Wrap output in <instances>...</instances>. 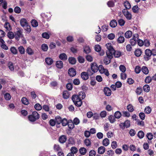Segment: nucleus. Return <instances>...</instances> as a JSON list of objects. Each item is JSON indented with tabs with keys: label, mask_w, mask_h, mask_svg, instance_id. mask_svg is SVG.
I'll return each instance as SVG.
<instances>
[{
	"label": "nucleus",
	"mask_w": 156,
	"mask_h": 156,
	"mask_svg": "<svg viewBox=\"0 0 156 156\" xmlns=\"http://www.w3.org/2000/svg\"><path fill=\"white\" fill-rule=\"evenodd\" d=\"M108 51L106 52V55L110 58H112L113 57V55L116 58L119 57L121 55V53L119 51H115L113 48L111 43H108L106 44Z\"/></svg>",
	"instance_id": "1"
},
{
	"label": "nucleus",
	"mask_w": 156,
	"mask_h": 156,
	"mask_svg": "<svg viewBox=\"0 0 156 156\" xmlns=\"http://www.w3.org/2000/svg\"><path fill=\"white\" fill-rule=\"evenodd\" d=\"M72 100L75 105L77 107H80L82 105V100L76 95H73Z\"/></svg>",
	"instance_id": "2"
},
{
	"label": "nucleus",
	"mask_w": 156,
	"mask_h": 156,
	"mask_svg": "<svg viewBox=\"0 0 156 156\" xmlns=\"http://www.w3.org/2000/svg\"><path fill=\"white\" fill-rule=\"evenodd\" d=\"M28 118L30 121L34 122L39 118V115L36 112H34L32 115L28 116Z\"/></svg>",
	"instance_id": "3"
},
{
	"label": "nucleus",
	"mask_w": 156,
	"mask_h": 156,
	"mask_svg": "<svg viewBox=\"0 0 156 156\" xmlns=\"http://www.w3.org/2000/svg\"><path fill=\"white\" fill-rule=\"evenodd\" d=\"M98 70L101 74H104L107 76H108L109 75L108 70L105 69L102 65H100L99 66Z\"/></svg>",
	"instance_id": "4"
},
{
	"label": "nucleus",
	"mask_w": 156,
	"mask_h": 156,
	"mask_svg": "<svg viewBox=\"0 0 156 156\" xmlns=\"http://www.w3.org/2000/svg\"><path fill=\"white\" fill-rule=\"evenodd\" d=\"M145 53L146 55L144 56V58L145 60H148L152 55V52L150 49H148L145 50Z\"/></svg>",
	"instance_id": "5"
},
{
	"label": "nucleus",
	"mask_w": 156,
	"mask_h": 156,
	"mask_svg": "<svg viewBox=\"0 0 156 156\" xmlns=\"http://www.w3.org/2000/svg\"><path fill=\"white\" fill-rule=\"evenodd\" d=\"M122 12L127 19L130 20L132 18V15L127 9H124L122 11Z\"/></svg>",
	"instance_id": "6"
},
{
	"label": "nucleus",
	"mask_w": 156,
	"mask_h": 156,
	"mask_svg": "<svg viewBox=\"0 0 156 156\" xmlns=\"http://www.w3.org/2000/svg\"><path fill=\"white\" fill-rule=\"evenodd\" d=\"M22 34V32L21 30H20L17 31L15 34V37L16 39L19 40L20 37H23V35Z\"/></svg>",
	"instance_id": "7"
},
{
	"label": "nucleus",
	"mask_w": 156,
	"mask_h": 156,
	"mask_svg": "<svg viewBox=\"0 0 156 156\" xmlns=\"http://www.w3.org/2000/svg\"><path fill=\"white\" fill-rule=\"evenodd\" d=\"M91 67L92 71L94 73L97 72L98 70V67L96 63H93L91 65Z\"/></svg>",
	"instance_id": "8"
},
{
	"label": "nucleus",
	"mask_w": 156,
	"mask_h": 156,
	"mask_svg": "<svg viewBox=\"0 0 156 156\" xmlns=\"http://www.w3.org/2000/svg\"><path fill=\"white\" fill-rule=\"evenodd\" d=\"M68 74L70 76H74L76 74V71L75 69L73 68H71L68 70Z\"/></svg>",
	"instance_id": "9"
},
{
	"label": "nucleus",
	"mask_w": 156,
	"mask_h": 156,
	"mask_svg": "<svg viewBox=\"0 0 156 156\" xmlns=\"http://www.w3.org/2000/svg\"><path fill=\"white\" fill-rule=\"evenodd\" d=\"M81 76L82 78L84 80H86L89 78L87 72H83L81 74Z\"/></svg>",
	"instance_id": "10"
},
{
	"label": "nucleus",
	"mask_w": 156,
	"mask_h": 156,
	"mask_svg": "<svg viewBox=\"0 0 156 156\" xmlns=\"http://www.w3.org/2000/svg\"><path fill=\"white\" fill-rule=\"evenodd\" d=\"M67 139V137L65 135H62L59 138V142L61 143H64L66 142Z\"/></svg>",
	"instance_id": "11"
},
{
	"label": "nucleus",
	"mask_w": 156,
	"mask_h": 156,
	"mask_svg": "<svg viewBox=\"0 0 156 156\" xmlns=\"http://www.w3.org/2000/svg\"><path fill=\"white\" fill-rule=\"evenodd\" d=\"M104 92L105 94L107 96H109L111 94V91L110 89L107 87H105L104 89Z\"/></svg>",
	"instance_id": "12"
},
{
	"label": "nucleus",
	"mask_w": 156,
	"mask_h": 156,
	"mask_svg": "<svg viewBox=\"0 0 156 156\" xmlns=\"http://www.w3.org/2000/svg\"><path fill=\"white\" fill-rule=\"evenodd\" d=\"M20 23L21 26L23 27H24L28 25V23L27 20L25 19H22L20 21Z\"/></svg>",
	"instance_id": "13"
},
{
	"label": "nucleus",
	"mask_w": 156,
	"mask_h": 156,
	"mask_svg": "<svg viewBox=\"0 0 156 156\" xmlns=\"http://www.w3.org/2000/svg\"><path fill=\"white\" fill-rule=\"evenodd\" d=\"M59 58L62 60H66L67 58V56L65 53L60 54L59 56Z\"/></svg>",
	"instance_id": "14"
},
{
	"label": "nucleus",
	"mask_w": 156,
	"mask_h": 156,
	"mask_svg": "<svg viewBox=\"0 0 156 156\" xmlns=\"http://www.w3.org/2000/svg\"><path fill=\"white\" fill-rule=\"evenodd\" d=\"M105 150V148L103 146H101L98 148V152L101 154H103Z\"/></svg>",
	"instance_id": "15"
},
{
	"label": "nucleus",
	"mask_w": 156,
	"mask_h": 156,
	"mask_svg": "<svg viewBox=\"0 0 156 156\" xmlns=\"http://www.w3.org/2000/svg\"><path fill=\"white\" fill-rule=\"evenodd\" d=\"M142 53V51L140 49H137L134 51L135 55L137 57L140 56Z\"/></svg>",
	"instance_id": "16"
},
{
	"label": "nucleus",
	"mask_w": 156,
	"mask_h": 156,
	"mask_svg": "<svg viewBox=\"0 0 156 156\" xmlns=\"http://www.w3.org/2000/svg\"><path fill=\"white\" fill-rule=\"evenodd\" d=\"M50 86L53 88H57L58 87V83L56 81H53L51 82L50 83Z\"/></svg>",
	"instance_id": "17"
},
{
	"label": "nucleus",
	"mask_w": 156,
	"mask_h": 156,
	"mask_svg": "<svg viewBox=\"0 0 156 156\" xmlns=\"http://www.w3.org/2000/svg\"><path fill=\"white\" fill-rule=\"evenodd\" d=\"M56 65V67L59 69H61L63 67V62L61 61H57Z\"/></svg>",
	"instance_id": "18"
},
{
	"label": "nucleus",
	"mask_w": 156,
	"mask_h": 156,
	"mask_svg": "<svg viewBox=\"0 0 156 156\" xmlns=\"http://www.w3.org/2000/svg\"><path fill=\"white\" fill-rule=\"evenodd\" d=\"M77 96L80 98V99L82 100L83 99L85 98V94L83 92H79Z\"/></svg>",
	"instance_id": "19"
},
{
	"label": "nucleus",
	"mask_w": 156,
	"mask_h": 156,
	"mask_svg": "<svg viewBox=\"0 0 156 156\" xmlns=\"http://www.w3.org/2000/svg\"><path fill=\"white\" fill-rule=\"evenodd\" d=\"M8 66L9 69L11 71L14 70V68L13 63L11 62H9L8 63Z\"/></svg>",
	"instance_id": "20"
},
{
	"label": "nucleus",
	"mask_w": 156,
	"mask_h": 156,
	"mask_svg": "<svg viewBox=\"0 0 156 156\" xmlns=\"http://www.w3.org/2000/svg\"><path fill=\"white\" fill-rule=\"evenodd\" d=\"M132 35V33L131 31H127L125 34V37L126 38H130Z\"/></svg>",
	"instance_id": "21"
},
{
	"label": "nucleus",
	"mask_w": 156,
	"mask_h": 156,
	"mask_svg": "<svg viewBox=\"0 0 156 156\" xmlns=\"http://www.w3.org/2000/svg\"><path fill=\"white\" fill-rule=\"evenodd\" d=\"M63 98L65 99H67L69 98V93L67 90L64 91L63 93Z\"/></svg>",
	"instance_id": "22"
},
{
	"label": "nucleus",
	"mask_w": 156,
	"mask_h": 156,
	"mask_svg": "<svg viewBox=\"0 0 156 156\" xmlns=\"http://www.w3.org/2000/svg\"><path fill=\"white\" fill-rule=\"evenodd\" d=\"M79 152L80 153L83 155H85L87 152L86 149L83 147H81L79 149Z\"/></svg>",
	"instance_id": "23"
},
{
	"label": "nucleus",
	"mask_w": 156,
	"mask_h": 156,
	"mask_svg": "<svg viewBox=\"0 0 156 156\" xmlns=\"http://www.w3.org/2000/svg\"><path fill=\"white\" fill-rule=\"evenodd\" d=\"M103 145L105 146H108L109 144V140L107 138L104 139L102 142Z\"/></svg>",
	"instance_id": "24"
},
{
	"label": "nucleus",
	"mask_w": 156,
	"mask_h": 156,
	"mask_svg": "<svg viewBox=\"0 0 156 156\" xmlns=\"http://www.w3.org/2000/svg\"><path fill=\"white\" fill-rule=\"evenodd\" d=\"M31 23L32 26L33 27H37L38 26L37 22L35 20L33 19L31 20Z\"/></svg>",
	"instance_id": "25"
},
{
	"label": "nucleus",
	"mask_w": 156,
	"mask_h": 156,
	"mask_svg": "<svg viewBox=\"0 0 156 156\" xmlns=\"http://www.w3.org/2000/svg\"><path fill=\"white\" fill-rule=\"evenodd\" d=\"M110 25L111 27L114 28L117 26V23L115 20H113L110 22Z\"/></svg>",
	"instance_id": "26"
},
{
	"label": "nucleus",
	"mask_w": 156,
	"mask_h": 156,
	"mask_svg": "<svg viewBox=\"0 0 156 156\" xmlns=\"http://www.w3.org/2000/svg\"><path fill=\"white\" fill-rule=\"evenodd\" d=\"M117 41L119 43H122L125 41V38L124 37L120 36L118 38Z\"/></svg>",
	"instance_id": "27"
},
{
	"label": "nucleus",
	"mask_w": 156,
	"mask_h": 156,
	"mask_svg": "<svg viewBox=\"0 0 156 156\" xmlns=\"http://www.w3.org/2000/svg\"><path fill=\"white\" fill-rule=\"evenodd\" d=\"M45 62L48 65H51L53 62V61L50 58H47L45 59Z\"/></svg>",
	"instance_id": "28"
},
{
	"label": "nucleus",
	"mask_w": 156,
	"mask_h": 156,
	"mask_svg": "<svg viewBox=\"0 0 156 156\" xmlns=\"http://www.w3.org/2000/svg\"><path fill=\"white\" fill-rule=\"evenodd\" d=\"M4 27L7 30H10L11 29V27L9 23L6 22L4 24Z\"/></svg>",
	"instance_id": "29"
},
{
	"label": "nucleus",
	"mask_w": 156,
	"mask_h": 156,
	"mask_svg": "<svg viewBox=\"0 0 156 156\" xmlns=\"http://www.w3.org/2000/svg\"><path fill=\"white\" fill-rule=\"evenodd\" d=\"M107 57H105L104 60V62L105 64L107 65L109 64L110 62V59L111 58H110L107 55Z\"/></svg>",
	"instance_id": "30"
},
{
	"label": "nucleus",
	"mask_w": 156,
	"mask_h": 156,
	"mask_svg": "<svg viewBox=\"0 0 156 156\" xmlns=\"http://www.w3.org/2000/svg\"><path fill=\"white\" fill-rule=\"evenodd\" d=\"M141 70L142 72L145 74H147L149 72L148 70L147 67L146 66H143L141 69Z\"/></svg>",
	"instance_id": "31"
},
{
	"label": "nucleus",
	"mask_w": 156,
	"mask_h": 156,
	"mask_svg": "<svg viewBox=\"0 0 156 156\" xmlns=\"http://www.w3.org/2000/svg\"><path fill=\"white\" fill-rule=\"evenodd\" d=\"M69 63L72 64H74L76 62V59L73 57H69L68 59Z\"/></svg>",
	"instance_id": "32"
},
{
	"label": "nucleus",
	"mask_w": 156,
	"mask_h": 156,
	"mask_svg": "<svg viewBox=\"0 0 156 156\" xmlns=\"http://www.w3.org/2000/svg\"><path fill=\"white\" fill-rule=\"evenodd\" d=\"M124 5L126 9H129L131 7V6L130 3L127 1L124 2Z\"/></svg>",
	"instance_id": "33"
},
{
	"label": "nucleus",
	"mask_w": 156,
	"mask_h": 156,
	"mask_svg": "<svg viewBox=\"0 0 156 156\" xmlns=\"http://www.w3.org/2000/svg\"><path fill=\"white\" fill-rule=\"evenodd\" d=\"M84 51L86 54H88L90 52L91 49L88 46H86L84 48Z\"/></svg>",
	"instance_id": "34"
},
{
	"label": "nucleus",
	"mask_w": 156,
	"mask_h": 156,
	"mask_svg": "<svg viewBox=\"0 0 156 156\" xmlns=\"http://www.w3.org/2000/svg\"><path fill=\"white\" fill-rule=\"evenodd\" d=\"M7 36L9 38L12 39L15 37V35L12 32L9 31L8 33Z\"/></svg>",
	"instance_id": "35"
},
{
	"label": "nucleus",
	"mask_w": 156,
	"mask_h": 156,
	"mask_svg": "<svg viewBox=\"0 0 156 156\" xmlns=\"http://www.w3.org/2000/svg\"><path fill=\"white\" fill-rule=\"evenodd\" d=\"M21 101L22 103L24 105H27L29 104V102L28 100L25 98H22Z\"/></svg>",
	"instance_id": "36"
},
{
	"label": "nucleus",
	"mask_w": 156,
	"mask_h": 156,
	"mask_svg": "<svg viewBox=\"0 0 156 156\" xmlns=\"http://www.w3.org/2000/svg\"><path fill=\"white\" fill-rule=\"evenodd\" d=\"M71 152L73 154H76L78 152V149L76 147H72L70 149Z\"/></svg>",
	"instance_id": "37"
},
{
	"label": "nucleus",
	"mask_w": 156,
	"mask_h": 156,
	"mask_svg": "<svg viewBox=\"0 0 156 156\" xmlns=\"http://www.w3.org/2000/svg\"><path fill=\"white\" fill-rule=\"evenodd\" d=\"M137 136L139 138L142 139L144 136V133L143 131L141 130L138 133Z\"/></svg>",
	"instance_id": "38"
},
{
	"label": "nucleus",
	"mask_w": 156,
	"mask_h": 156,
	"mask_svg": "<svg viewBox=\"0 0 156 156\" xmlns=\"http://www.w3.org/2000/svg\"><path fill=\"white\" fill-rule=\"evenodd\" d=\"M108 119L112 123H113L115 121V117L112 115H111L109 116Z\"/></svg>",
	"instance_id": "39"
},
{
	"label": "nucleus",
	"mask_w": 156,
	"mask_h": 156,
	"mask_svg": "<svg viewBox=\"0 0 156 156\" xmlns=\"http://www.w3.org/2000/svg\"><path fill=\"white\" fill-rule=\"evenodd\" d=\"M127 109L130 112H133L134 110L133 107L131 104H129L127 106Z\"/></svg>",
	"instance_id": "40"
},
{
	"label": "nucleus",
	"mask_w": 156,
	"mask_h": 156,
	"mask_svg": "<svg viewBox=\"0 0 156 156\" xmlns=\"http://www.w3.org/2000/svg\"><path fill=\"white\" fill-rule=\"evenodd\" d=\"M18 50L21 54H23L25 52L24 48L22 46H20L18 48Z\"/></svg>",
	"instance_id": "41"
},
{
	"label": "nucleus",
	"mask_w": 156,
	"mask_h": 156,
	"mask_svg": "<svg viewBox=\"0 0 156 156\" xmlns=\"http://www.w3.org/2000/svg\"><path fill=\"white\" fill-rule=\"evenodd\" d=\"M4 98L6 100H9L11 98V96L9 93H6L4 94Z\"/></svg>",
	"instance_id": "42"
},
{
	"label": "nucleus",
	"mask_w": 156,
	"mask_h": 156,
	"mask_svg": "<svg viewBox=\"0 0 156 156\" xmlns=\"http://www.w3.org/2000/svg\"><path fill=\"white\" fill-rule=\"evenodd\" d=\"M151 111V109L149 106L146 107L144 109L145 112V113L147 114L150 113Z\"/></svg>",
	"instance_id": "43"
},
{
	"label": "nucleus",
	"mask_w": 156,
	"mask_h": 156,
	"mask_svg": "<svg viewBox=\"0 0 156 156\" xmlns=\"http://www.w3.org/2000/svg\"><path fill=\"white\" fill-rule=\"evenodd\" d=\"M132 9L133 12L136 13L138 12L139 8L137 5H136L133 7Z\"/></svg>",
	"instance_id": "44"
},
{
	"label": "nucleus",
	"mask_w": 156,
	"mask_h": 156,
	"mask_svg": "<svg viewBox=\"0 0 156 156\" xmlns=\"http://www.w3.org/2000/svg\"><path fill=\"white\" fill-rule=\"evenodd\" d=\"M54 147V150L57 151H60L62 150L61 148L59 147L58 145L55 144Z\"/></svg>",
	"instance_id": "45"
},
{
	"label": "nucleus",
	"mask_w": 156,
	"mask_h": 156,
	"mask_svg": "<svg viewBox=\"0 0 156 156\" xmlns=\"http://www.w3.org/2000/svg\"><path fill=\"white\" fill-rule=\"evenodd\" d=\"M144 90L146 92H148L150 90V87L148 85H145L143 87Z\"/></svg>",
	"instance_id": "46"
},
{
	"label": "nucleus",
	"mask_w": 156,
	"mask_h": 156,
	"mask_svg": "<svg viewBox=\"0 0 156 156\" xmlns=\"http://www.w3.org/2000/svg\"><path fill=\"white\" fill-rule=\"evenodd\" d=\"M27 53L29 55H32L34 53V51L31 48L28 47L27 50Z\"/></svg>",
	"instance_id": "47"
},
{
	"label": "nucleus",
	"mask_w": 156,
	"mask_h": 156,
	"mask_svg": "<svg viewBox=\"0 0 156 156\" xmlns=\"http://www.w3.org/2000/svg\"><path fill=\"white\" fill-rule=\"evenodd\" d=\"M114 115L115 118L119 119L121 117V114L119 112L117 111L115 113Z\"/></svg>",
	"instance_id": "48"
},
{
	"label": "nucleus",
	"mask_w": 156,
	"mask_h": 156,
	"mask_svg": "<svg viewBox=\"0 0 156 156\" xmlns=\"http://www.w3.org/2000/svg\"><path fill=\"white\" fill-rule=\"evenodd\" d=\"M118 22L120 26H123L124 25L125 22L124 20L121 19L118 20Z\"/></svg>",
	"instance_id": "49"
},
{
	"label": "nucleus",
	"mask_w": 156,
	"mask_h": 156,
	"mask_svg": "<svg viewBox=\"0 0 156 156\" xmlns=\"http://www.w3.org/2000/svg\"><path fill=\"white\" fill-rule=\"evenodd\" d=\"M84 144L87 146H90L91 145L90 140L88 139H85L84 141Z\"/></svg>",
	"instance_id": "50"
},
{
	"label": "nucleus",
	"mask_w": 156,
	"mask_h": 156,
	"mask_svg": "<svg viewBox=\"0 0 156 156\" xmlns=\"http://www.w3.org/2000/svg\"><path fill=\"white\" fill-rule=\"evenodd\" d=\"M111 146L112 148L113 149L116 148L117 147V142L115 141H112L111 144Z\"/></svg>",
	"instance_id": "51"
},
{
	"label": "nucleus",
	"mask_w": 156,
	"mask_h": 156,
	"mask_svg": "<svg viewBox=\"0 0 156 156\" xmlns=\"http://www.w3.org/2000/svg\"><path fill=\"white\" fill-rule=\"evenodd\" d=\"M42 49L44 51H46L48 48V45L45 44H43L41 46Z\"/></svg>",
	"instance_id": "52"
},
{
	"label": "nucleus",
	"mask_w": 156,
	"mask_h": 156,
	"mask_svg": "<svg viewBox=\"0 0 156 156\" xmlns=\"http://www.w3.org/2000/svg\"><path fill=\"white\" fill-rule=\"evenodd\" d=\"M115 37V35L113 33H111L108 36V38L110 40H113Z\"/></svg>",
	"instance_id": "53"
},
{
	"label": "nucleus",
	"mask_w": 156,
	"mask_h": 156,
	"mask_svg": "<svg viewBox=\"0 0 156 156\" xmlns=\"http://www.w3.org/2000/svg\"><path fill=\"white\" fill-rule=\"evenodd\" d=\"M10 51L14 54L16 55L17 54V50L14 47H12L10 48Z\"/></svg>",
	"instance_id": "54"
},
{
	"label": "nucleus",
	"mask_w": 156,
	"mask_h": 156,
	"mask_svg": "<svg viewBox=\"0 0 156 156\" xmlns=\"http://www.w3.org/2000/svg\"><path fill=\"white\" fill-rule=\"evenodd\" d=\"M120 70L122 73H124L126 71L125 66L123 65H121L119 67Z\"/></svg>",
	"instance_id": "55"
},
{
	"label": "nucleus",
	"mask_w": 156,
	"mask_h": 156,
	"mask_svg": "<svg viewBox=\"0 0 156 156\" xmlns=\"http://www.w3.org/2000/svg\"><path fill=\"white\" fill-rule=\"evenodd\" d=\"M24 29L26 30L28 33H30L31 31L30 27V25H27L23 27Z\"/></svg>",
	"instance_id": "56"
},
{
	"label": "nucleus",
	"mask_w": 156,
	"mask_h": 156,
	"mask_svg": "<svg viewBox=\"0 0 156 156\" xmlns=\"http://www.w3.org/2000/svg\"><path fill=\"white\" fill-rule=\"evenodd\" d=\"M34 108L37 110H40L42 109L41 106L39 104H36L34 105Z\"/></svg>",
	"instance_id": "57"
},
{
	"label": "nucleus",
	"mask_w": 156,
	"mask_h": 156,
	"mask_svg": "<svg viewBox=\"0 0 156 156\" xmlns=\"http://www.w3.org/2000/svg\"><path fill=\"white\" fill-rule=\"evenodd\" d=\"M150 42L149 40L146 39L144 41V45L147 47H149L150 45Z\"/></svg>",
	"instance_id": "58"
},
{
	"label": "nucleus",
	"mask_w": 156,
	"mask_h": 156,
	"mask_svg": "<svg viewBox=\"0 0 156 156\" xmlns=\"http://www.w3.org/2000/svg\"><path fill=\"white\" fill-rule=\"evenodd\" d=\"M107 115V112L105 111H102L101 112L100 114V116L102 118H105Z\"/></svg>",
	"instance_id": "59"
},
{
	"label": "nucleus",
	"mask_w": 156,
	"mask_h": 156,
	"mask_svg": "<svg viewBox=\"0 0 156 156\" xmlns=\"http://www.w3.org/2000/svg\"><path fill=\"white\" fill-rule=\"evenodd\" d=\"M42 36L43 38L47 39H49L50 37L49 35L46 32L43 33L42 34Z\"/></svg>",
	"instance_id": "60"
},
{
	"label": "nucleus",
	"mask_w": 156,
	"mask_h": 156,
	"mask_svg": "<svg viewBox=\"0 0 156 156\" xmlns=\"http://www.w3.org/2000/svg\"><path fill=\"white\" fill-rule=\"evenodd\" d=\"M14 11L17 13H19L21 12V9L19 7L16 6L14 9Z\"/></svg>",
	"instance_id": "61"
},
{
	"label": "nucleus",
	"mask_w": 156,
	"mask_h": 156,
	"mask_svg": "<svg viewBox=\"0 0 156 156\" xmlns=\"http://www.w3.org/2000/svg\"><path fill=\"white\" fill-rule=\"evenodd\" d=\"M147 137L149 140H151L153 138V135L151 133H148L147 134Z\"/></svg>",
	"instance_id": "62"
},
{
	"label": "nucleus",
	"mask_w": 156,
	"mask_h": 156,
	"mask_svg": "<svg viewBox=\"0 0 156 156\" xmlns=\"http://www.w3.org/2000/svg\"><path fill=\"white\" fill-rule=\"evenodd\" d=\"M141 70L140 67L139 66H137L135 67V71L136 73H139Z\"/></svg>",
	"instance_id": "63"
},
{
	"label": "nucleus",
	"mask_w": 156,
	"mask_h": 156,
	"mask_svg": "<svg viewBox=\"0 0 156 156\" xmlns=\"http://www.w3.org/2000/svg\"><path fill=\"white\" fill-rule=\"evenodd\" d=\"M96 152L94 150H91L89 152V156H95L96 155Z\"/></svg>",
	"instance_id": "64"
}]
</instances>
